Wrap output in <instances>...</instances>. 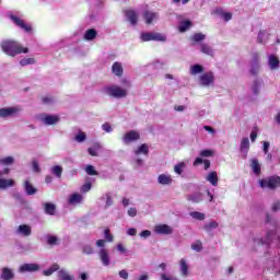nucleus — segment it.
Returning a JSON list of instances; mask_svg holds the SVG:
<instances>
[{"instance_id":"nucleus-1","label":"nucleus","mask_w":280,"mask_h":280,"mask_svg":"<svg viewBox=\"0 0 280 280\" xmlns=\"http://www.w3.org/2000/svg\"><path fill=\"white\" fill-rule=\"evenodd\" d=\"M1 49L7 56H19L20 54H27L30 49L27 47H22L19 42L12 39H5L1 43Z\"/></svg>"},{"instance_id":"nucleus-2","label":"nucleus","mask_w":280,"mask_h":280,"mask_svg":"<svg viewBox=\"0 0 280 280\" xmlns=\"http://www.w3.org/2000/svg\"><path fill=\"white\" fill-rule=\"evenodd\" d=\"M103 92L109 97H115L116 100H121L128 95V91L119 85H107L103 88Z\"/></svg>"},{"instance_id":"nucleus-3","label":"nucleus","mask_w":280,"mask_h":280,"mask_svg":"<svg viewBox=\"0 0 280 280\" xmlns=\"http://www.w3.org/2000/svg\"><path fill=\"white\" fill-rule=\"evenodd\" d=\"M259 185L261 189H270L271 191H275V189L280 188V176L272 175V176L259 179Z\"/></svg>"},{"instance_id":"nucleus-4","label":"nucleus","mask_w":280,"mask_h":280,"mask_svg":"<svg viewBox=\"0 0 280 280\" xmlns=\"http://www.w3.org/2000/svg\"><path fill=\"white\" fill-rule=\"evenodd\" d=\"M141 40L142 43H150V40L165 43L167 40V37L161 33H142Z\"/></svg>"},{"instance_id":"nucleus-5","label":"nucleus","mask_w":280,"mask_h":280,"mask_svg":"<svg viewBox=\"0 0 280 280\" xmlns=\"http://www.w3.org/2000/svg\"><path fill=\"white\" fill-rule=\"evenodd\" d=\"M19 113H21V107L19 106L0 108V117L2 119H5L8 117H16Z\"/></svg>"},{"instance_id":"nucleus-6","label":"nucleus","mask_w":280,"mask_h":280,"mask_svg":"<svg viewBox=\"0 0 280 280\" xmlns=\"http://www.w3.org/2000/svg\"><path fill=\"white\" fill-rule=\"evenodd\" d=\"M141 139V135L139 131L130 130L122 137V141L125 145H130V143L135 141H139Z\"/></svg>"},{"instance_id":"nucleus-7","label":"nucleus","mask_w":280,"mask_h":280,"mask_svg":"<svg viewBox=\"0 0 280 280\" xmlns=\"http://www.w3.org/2000/svg\"><path fill=\"white\" fill-rule=\"evenodd\" d=\"M249 65H250V74L252 75H257L259 73V69H260V66H259V52H254L252 55V60L249 61Z\"/></svg>"},{"instance_id":"nucleus-8","label":"nucleus","mask_w":280,"mask_h":280,"mask_svg":"<svg viewBox=\"0 0 280 280\" xmlns=\"http://www.w3.org/2000/svg\"><path fill=\"white\" fill-rule=\"evenodd\" d=\"M11 21L20 27L21 30H24L27 34L32 33V25L25 24V21L16 15H10Z\"/></svg>"},{"instance_id":"nucleus-9","label":"nucleus","mask_w":280,"mask_h":280,"mask_svg":"<svg viewBox=\"0 0 280 280\" xmlns=\"http://www.w3.org/2000/svg\"><path fill=\"white\" fill-rule=\"evenodd\" d=\"M40 120L43 121V124H45V126H56V124L60 121V116L43 114Z\"/></svg>"},{"instance_id":"nucleus-10","label":"nucleus","mask_w":280,"mask_h":280,"mask_svg":"<svg viewBox=\"0 0 280 280\" xmlns=\"http://www.w3.org/2000/svg\"><path fill=\"white\" fill-rule=\"evenodd\" d=\"M214 80H215V77L213 75V72L203 73L199 78L200 84L202 86H209L210 84H213Z\"/></svg>"},{"instance_id":"nucleus-11","label":"nucleus","mask_w":280,"mask_h":280,"mask_svg":"<svg viewBox=\"0 0 280 280\" xmlns=\"http://www.w3.org/2000/svg\"><path fill=\"white\" fill-rule=\"evenodd\" d=\"M143 19H144L147 25H152V23H154L155 19H159V13L147 10L143 12Z\"/></svg>"},{"instance_id":"nucleus-12","label":"nucleus","mask_w":280,"mask_h":280,"mask_svg":"<svg viewBox=\"0 0 280 280\" xmlns=\"http://www.w3.org/2000/svg\"><path fill=\"white\" fill-rule=\"evenodd\" d=\"M37 270H40L37 264H24L20 267V272H37Z\"/></svg>"},{"instance_id":"nucleus-13","label":"nucleus","mask_w":280,"mask_h":280,"mask_svg":"<svg viewBox=\"0 0 280 280\" xmlns=\"http://www.w3.org/2000/svg\"><path fill=\"white\" fill-rule=\"evenodd\" d=\"M155 233H159L160 235H172L173 230L167 224H161L155 226Z\"/></svg>"},{"instance_id":"nucleus-14","label":"nucleus","mask_w":280,"mask_h":280,"mask_svg":"<svg viewBox=\"0 0 280 280\" xmlns=\"http://www.w3.org/2000/svg\"><path fill=\"white\" fill-rule=\"evenodd\" d=\"M98 255L103 266H110V256H108V250L106 248H102Z\"/></svg>"},{"instance_id":"nucleus-15","label":"nucleus","mask_w":280,"mask_h":280,"mask_svg":"<svg viewBox=\"0 0 280 280\" xmlns=\"http://www.w3.org/2000/svg\"><path fill=\"white\" fill-rule=\"evenodd\" d=\"M112 73L117 75V78H121L124 75V66L118 61L114 62L112 66Z\"/></svg>"},{"instance_id":"nucleus-16","label":"nucleus","mask_w":280,"mask_h":280,"mask_svg":"<svg viewBox=\"0 0 280 280\" xmlns=\"http://www.w3.org/2000/svg\"><path fill=\"white\" fill-rule=\"evenodd\" d=\"M192 25L194 23H191V20H184L179 22L178 32H180V34H185V32H187Z\"/></svg>"},{"instance_id":"nucleus-17","label":"nucleus","mask_w":280,"mask_h":280,"mask_svg":"<svg viewBox=\"0 0 280 280\" xmlns=\"http://www.w3.org/2000/svg\"><path fill=\"white\" fill-rule=\"evenodd\" d=\"M173 180L172 175L161 174L158 176V183L160 185H172Z\"/></svg>"},{"instance_id":"nucleus-18","label":"nucleus","mask_w":280,"mask_h":280,"mask_svg":"<svg viewBox=\"0 0 280 280\" xmlns=\"http://www.w3.org/2000/svg\"><path fill=\"white\" fill-rule=\"evenodd\" d=\"M0 279H2V280L14 279V271H12V269H10L8 267L2 268V273L0 276Z\"/></svg>"},{"instance_id":"nucleus-19","label":"nucleus","mask_w":280,"mask_h":280,"mask_svg":"<svg viewBox=\"0 0 280 280\" xmlns=\"http://www.w3.org/2000/svg\"><path fill=\"white\" fill-rule=\"evenodd\" d=\"M125 16H127L131 25H137V22L139 21V18L137 16V12L132 10L125 11Z\"/></svg>"},{"instance_id":"nucleus-20","label":"nucleus","mask_w":280,"mask_h":280,"mask_svg":"<svg viewBox=\"0 0 280 280\" xmlns=\"http://www.w3.org/2000/svg\"><path fill=\"white\" fill-rule=\"evenodd\" d=\"M206 180H208L209 184H211L213 187H218V172L212 171L208 174L206 177Z\"/></svg>"},{"instance_id":"nucleus-21","label":"nucleus","mask_w":280,"mask_h":280,"mask_svg":"<svg viewBox=\"0 0 280 280\" xmlns=\"http://www.w3.org/2000/svg\"><path fill=\"white\" fill-rule=\"evenodd\" d=\"M203 163V170H209L211 167V161L209 160H202V158H197L192 162L194 167H198V165H202Z\"/></svg>"},{"instance_id":"nucleus-22","label":"nucleus","mask_w":280,"mask_h":280,"mask_svg":"<svg viewBox=\"0 0 280 280\" xmlns=\"http://www.w3.org/2000/svg\"><path fill=\"white\" fill-rule=\"evenodd\" d=\"M18 233L24 235V237H30L32 235V228L27 224H22L18 228Z\"/></svg>"},{"instance_id":"nucleus-23","label":"nucleus","mask_w":280,"mask_h":280,"mask_svg":"<svg viewBox=\"0 0 280 280\" xmlns=\"http://www.w3.org/2000/svg\"><path fill=\"white\" fill-rule=\"evenodd\" d=\"M24 189L27 196H34L38 191L30 180L24 182Z\"/></svg>"},{"instance_id":"nucleus-24","label":"nucleus","mask_w":280,"mask_h":280,"mask_svg":"<svg viewBox=\"0 0 280 280\" xmlns=\"http://www.w3.org/2000/svg\"><path fill=\"white\" fill-rule=\"evenodd\" d=\"M250 167L256 176H259L261 174V164H259V160L253 159Z\"/></svg>"},{"instance_id":"nucleus-25","label":"nucleus","mask_w":280,"mask_h":280,"mask_svg":"<svg viewBox=\"0 0 280 280\" xmlns=\"http://www.w3.org/2000/svg\"><path fill=\"white\" fill-rule=\"evenodd\" d=\"M82 195L74 192L69 197L68 202L69 205H80V202H82Z\"/></svg>"},{"instance_id":"nucleus-26","label":"nucleus","mask_w":280,"mask_h":280,"mask_svg":"<svg viewBox=\"0 0 280 280\" xmlns=\"http://www.w3.org/2000/svg\"><path fill=\"white\" fill-rule=\"evenodd\" d=\"M58 279L59 280H75V276H71L67 270L61 269L58 271Z\"/></svg>"},{"instance_id":"nucleus-27","label":"nucleus","mask_w":280,"mask_h":280,"mask_svg":"<svg viewBox=\"0 0 280 280\" xmlns=\"http://www.w3.org/2000/svg\"><path fill=\"white\" fill-rule=\"evenodd\" d=\"M44 211L47 215H56V205L49 202L44 203Z\"/></svg>"},{"instance_id":"nucleus-28","label":"nucleus","mask_w":280,"mask_h":280,"mask_svg":"<svg viewBox=\"0 0 280 280\" xmlns=\"http://www.w3.org/2000/svg\"><path fill=\"white\" fill-rule=\"evenodd\" d=\"M85 40H95L97 38V31L95 28H90L84 34Z\"/></svg>"},{"instance_id":"nucleus-29","label":"nucleus","mask_w":280,"mask_h":280,"mask_svg":"<svg viewBox=\"0 0 280 280\" xmlns=\"http://www.w3.org/2000/svg\"><path fill=\"white\" fill-rule=\"evenodd\" d=\"M279 65H280V61L277 58V56H275V55L269 56V67H270V69H272V70L279 69Z\"/></svg>"},{"instance_id":"nucleus-30","label":"nucleus","mask_w":280,"mask_h":280,"mask_svg":"<svg viewBox=\"0 0 280 280\" xmlns=\"http://www.w3.org/2000/svg\"><path fill=\"white\" fill-rule=\"evenodd\" d=\"M187 200H189L190 202H202V192H196L194 195H188L187 196Z\"/></svg>"},{"instance_id":"nucleus-31","label":"nucleus","mask_w":280,"mask_h":280,"mask_svg":"<svg viewBox=\"0 0 280 280\" xmlns=\"http://www.w3.org/2000/svg\"><path fill=\"white\" fill-rule=\"evenodd\" d=\"M179 266L183 277H187V275H189V266L187 265V261L182 258L179 261Z\"/></svg>"},{"instance_id":"nucleus-32","label":"nucleus","mask_w":280,"mask_h":280,"mask_svg":"<svg viewBox=\"0 0 280 280\" xmlns=\"http://www.w3.org/2000/svg\"><path fill=\"white\" fill-rule=\"evenodd\" d=\"M58 270H60V265H58V264H52L51 266H50V268L49 269H47V270H44V276L45 277H51V273L52 272H58Z\"/></svg>"},{"instance_id":"nucleus-33","label":"nucleus","mask_w":280,"mask_h":280,"mask_svg":"<svg viewBox=\"0 0 280 280\" xmlns=\"http://www.w3.org/2000/svg\"><path fill=\"white\" fill-rule=\"evenodd\" d=\"M8 187H14V179L0 178V189H8Z\"/></svg>"},{"instance_id":"nucleus-34","label":"nucleus","mask_w":280,"mask_h":280,"mask_svg":"<svg viewBox=\"0 0 280 280\" xmlns=\"http://www.w3.org/2000/svg\"><path fill=\"white\" fill-rule=\"evenodd\" d=\"M250 149V141L248 140V138H243L241 141V152H248V150Z\"/></svg>"},{"instance_id":"nucleus-35","label":"nucleus","mask_w":280,"mask_h":280,"mask_svg":"<svg viewBox=\"0 0 280 280\" xmlns=\"http://www.w3.org/2000/svg\"><path fill=\"white\" fill-rule=\"evenodd\" d=\"M201 52L206 54V56H213V48L209 46V44H201Z\"/></svg>"},{"instance_id":"nucleus-36","label":"nucleus","mask_w":280,"mask_h":280,"mask_svg":"<svg viewBox=\"0 0 280 280\" xmlns=\"http://www.w3.org/2000/svg\"><path fill=\"white\" fill-rule=\"evenodd\" d=\"M218 226H220V224L217 221H210L203 226V229L207 233H211V231H213V229H218Z\"/></svg>"},{"instance_id":"nucleus-37","label":"nucleus","mask_w":280,"mask_h":280,"mask_svg":"<svg viewBox=\"0 0 280 280\" xmlns=\"http://www.w3.org/2000/svg\"><path fill=\"white\" fill-rule=\"evenodd\" d=\"M137 155L139 154H145V156H148V154L150 153V149L148 148V144H141L135 152Z\"/></svg>"},{"instance_id":"nucleus-38","label":"nucleus","mask_w":280,"mask_h":280,"mask_svg":"<svg viewBox=\"0 0 280 280\" xmlns=\"http://www.w3.org/2000/svg\"><path fill=\"white\" fill-rule=\"evenodd\" d=\"M205 71V68L201 65H194L190 67V73L192 75H198V73H202Z\"/></svg>"},{"instance_id":"nucleus-39","label":"nucleus","mask_w":280,"mask_h":280,"mask_svg":"<svg viewBox=\"0 0 280 280\" xmlns=\"http://www.w3.org/2000/svg\"><path fill=\"white\" fill-rule=\"evenodd\" d=\"M51 172L57 178H62V166L55 165L52 166Z\"/></svg>"},{"instance_id":"nucleus-40","label":"nucleus","mask_w":280,"mask_h":280,"mask_svg":"<svg viewBox=\"0 0 280 280\" xmlns=\"http://www.w3.org/2000/svg\"><path fill=\"white\" fill-rule=\"evenodd\" d=\"M199 156H200V159H209V158L213 156V151L210 149L202 150V151H200Z\"/></svg>"},{"instance_id":"nucleus-41","label":"nucleus","mask_w":280,"mask_h":280,"mask_svg":"<svg viewBox=\"0 0 280 280\" xmlns=\"http://www.w3.org/2000/svg\"><path fill=\"white\" fill-rule=\"evenodd\" d=\"M74 141H77L78 143H84V141H86V133H84V131H80V132L74 137Z\"/></svg>"},{"instance_id":"nucleus-42","label":"nucleus","mask_w":280,"mask_h":280,"mask_svg":"<svg viewBox=\"0 0 280 280\" xmlns=\"http://www.w3.org/2000/svg\"><path fill=\"white\" fill-rule=\"evenodd\" d=\"M185 167H186L185 162H179L174 166L175 174H179V175L183 174V170H185Z\"/></svg>"},{"instance_id":"nucleus-43","label":"nucleus","mask_w":280,"mask_h":280,"mask_svg":"<svg viewBox=\"0 0 280 280\" xmlns=\"http://www.w3.org/2000/svg\"><path fill=\"white\" fill-rule=\"evenodd\" d=\"M85 172H86V174L89 175V176H97L100 173H97L96 171H95V166H93V165H88L86 167H85Z\"/></svg>"},{"instance_id":"nucleus-44","label":"nucleus","mask_w":280,"mask_h":280,"mask_svg":"<svg viewBox=\"0 0 280 280\" xmlns=\"http://www.w3.org/2000/svg\"><path fill=\"white\" fill-rule=\"evenodd\" d=\"M36 59L34 58H24L20 61L21 67H27V65H34Z\"/></svg>"},{"instance_id":"nucleus-45","label":"nucleus","mask_w":280,"mask_h":280,"mask_svg":"<svg viewBox=\"0 0 280 280\" xmlns=\"http://www.w3.org/2000/svg\"><path fill=\"white\" fill-rule=\"evenodd\" d=\"M190 217H192L194 220H200V221L205 220V213L199 211L190 212Z\"/></svg>"},{"instance_id":"nucleus-46","label":"nucleus","mask_w":280,"mask_h":280,"mask_svg":"<svg viewBox=\"0 0 280 280\" xmlns=\"http://www.w3.org/2000/svg\"><path fill=\"white\" fill-rule=\"evenodd\" d=\"M1 165H12L14 163V158L7 156L0 160Z\"/></svg>"},{"instance_id":"nucleus-47","label":"nucleus","mask_w":280,"mask_h":280,"mask_svg":"<svg viewBox=\"0 0 280 280\" xmlns=\"http://www.w3.org/2000/svg\"><path fill=\"white\" fill-rule=\"evenodd\" d=\"M206 36L205 34L202 33H196L194 36H192V40L194 43H200L202 40H205Z\"/></svg>"},{"instance_id":"nucleus-48","label":"nucleus","mask_w":280,"mask_h":280,"mask_svg":"<svg viewBox=\"0 0 280 280\" xmlns=\"http://www.w3.org/2000/svg\"><path fill=\"white\" fill-rule=\"evenodd\" d=\"M191 248L192 250L200 253V250H202V242L196 241L194 244H191Z\"/></svg>"},{"instance_id":"nucleus-49","label":"nucleus","mask_w":280,"mask_h":280,"mask_svg":"<svg viewBox=\"0 0 280 280\" xmlns=\"http://www.w3.org/2000/svg\"><path fill=\"white\" fill-rule=\"evenodd\" d=\"M261 86V83H259V81H254V84H253V93L254 95H259V88Z\"/></svg>"},{"instance_id":"nucleus-50","label":"nucleus","mask_w":280,"mask_h":280,"mask_svg":"<svg viewBox=\"0 0 280 280\" xmlns=\"http://www.w3.org/2000/svg\"><path fill=\"white\" fill-rule=\"evenodd\" d=\"M47 244H49V246H54V245L58 244V237H56L54 235L47 236Z\"/></svg>"},{"instance_id":"nucleus-51","label":"nucleus","mask_w":280,"mask_h":280,"mask_svg":"<svg viewBox=\"0 0 280 280\" xmlns=\"http://www.w3.org/2000/svg\"><path fill=\"white\" fill-rule=\"evenodd\" d=\"M104 235H105V240H107V242H113L114 236H113V234H110V229L106 228L104 231Z\"/></svg>"},{"instance_id":"nucleus-52","label":"nucleus","mask_w":280,"mask_h":280,"mask_svg":"<svg viewBox=\"0 0 280 280\" xmlns=\"http://www.w3.org/2000/svg\"><path fill=\"white\" fill-rule=\"evenodd\" d=\"M83 253L85 255H93V253H94L93 246H91V245L83 246Z\"/></svg>"},{"instance_id":"nucleus-53","label":"nucleus","mask_w":280,"mask_h":280,"mask_svg":"<svg viewBox=\"0 0 280 280\" xmlns=\"http://www.w3.org/2000/svg\"><path fill=\"white\" fill-rule=\"evenodd\" d=\"M91 187H93V185H91V183H86L81 187V191L86 194L88 191H91Z\"/></svg>"},{"instance_id":"nucleus-54","label":"nucleus","mask_w":280,"mask_h":280,"mask_svg":"<svg viewBox=\"0 0 280 280\" xmlns=\"http://www.w3.org/2000/svg\"><path fill=\"white\" fill-rule=\"evenodd\" d=\"M32 165H33V172H36L37 174L40 173V166L38 165V161L33 160Z\"/></svg>"},{"instance_id":"nucleus-55","label":"nucleus","mask_w":280,"mask_h":280,"mask_svg":"<svg viewBox=\"0 0 280 280\" xmlns=\"http://www.w3.org/2000/svg\"><path fill=\"white\" fill-rule=\"evenodd\" d=\"M42 102L43 104H54V98L51 96H43Z\"/></svg>"},{"instance_id":"nucleus-56","label":"nucleus","mask_w":280,"mask_h":280,"mask_svg":"<svg viewBox=\"0 0 280 280\" xmlns=\"http://www.w3.org/2000/svg\"><path fill=\"white\" fill-rule=\"evenodd\" d=\"M102 128L105 132H113V127L108 122L103 124Z\"/></svg>"},{"instance_id":"nucleus-57","label":"nucleus","mask_w":280,"mask_h":280,"mask_svg":"<svg viewBox=\"0 0 280 280\" xmlns=\"http://www.w3.org/2000/svg\"><path fill=\"white\" fill-rule=\"evenodd\" d=\"M127 213H128V215L130 218H136V215H137V208H129Z\"/></svg>"},{"instance_id":"nucleus-58","label":"nucleus","mask_w":280,"mask_h":280,"mask_svg":"<svg viewBox=\"0 0 280 280\" xmlns=\"http://www.w3.org/2000/svg\"><path fill=\"white\" fill-rule=\"evenodd\" d=\"M268 150H270V142L265 141V142L262 143V152H264L265 154H268Z\"/></svg>"},{"instance_id":"nucleus-59","label":"nucleus","mask_w":280,"mask_h":280,"mask_svg":"<svg viewBox=\"0 0 280 280\" xmlns=\"http://www.w3.org/2000/svg\"><path fill=\"white\" fill-rule=\"evenodd\" d=\"M119 278L125 280L128 279V271L126 269L120 270Z\"/></svg>"},{"instance_id":"nucleus-60","label":"nucleus","mask_w":280,"mask_h":280,"mask_svg":"<svg viewBox=\"0 0 280 280\" xmlns=\"http://www.w3.org/2000/svg\"><path fill=\"white\" fill-rule=\"evenodd\" d=\"M150 235H152V232L149 230H144L140 233V237H150Z\"/></svg>"},{"instance_id":"nucleus-61","label":"nucleus","mask_w":280,"mask_h":280,"mask_svg":"<svg viewBox=\"0 0 280 280\" xmlns=\"http://www.w3.org/2000/svg\"><path fill=\"white\" fill-rule=\"evenodd\" d=\"M106 207H113V198L110 195H106Z\"/></svg>"},{"instance_id":"nucleus-62","label":"nucleus","mask_w":280,"mask_h":280,"mask_svg":"<svg viewBox=\"0 0 280 280\" xmlns=\"http://www.w3.org/2000/svg\"><path fill=\"white\" fill-rule=\"evenodd\" d=\"M127 234L130 235L131 237H135L137 235V229L131 228L127 231Z\"/></svg>"},{"instance_id":"nucleus-63","label":"nucleus","mask_w":280,"mask_h":280,"mask_svg":"<svg viewBox=\"0 0 280 280\" xmlns=\"http://www.w3.org/2000/svg\"><path fill=\"white\" fill-rule=\"evenodd\" d=\"M272 211H280V201H276L272 205Z\"/></svg>"},{"instance_id":"nucleus-64","label":"nucleus","mask_w":280,"mask_h":280,"mask_svg":"<svg viewBox=\"0 0 280 280\" xmlns=\"http://www.w3.org/2000/svg\"><path fill=\"white\" fill-rule=\"evenodd\" d=\"M161 279H162V280H178V278H170V277H167V275H165V273H162V275H161Z\"/></svg>"}]
</instances>
